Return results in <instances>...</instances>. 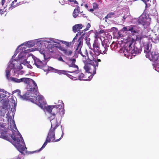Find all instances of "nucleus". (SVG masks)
I'll return each mask as SVG.
<instances>
[{
    "mask_svg": "<svg viewBox=\"0 0 159 159\" xmlns=\"http://www.w3.org/2000/svg\"><path fill=\"white\" fill-rule=\"evenodd\" d=\"M30 82H32L34 86V90L33 91L35 93L37 92V89H38V87L36 83L32 79L29 78H23V82L25 84H29Z\"/></svg>",
    "mask_w": 159,
    "mask_h": 159,
    "instance_id": "obj_11",
    "label": "nucleus"
},
{
    "mask_svg": "<svg viewBox=\"0 0 159 159\" xmlns=\"http://www.w3.org/2000/svg\"><path fill=\"white\" fill-rule=\"evenodd\" d=\"M151 47L150 45H149V44H147L146 45L144 46V52L146 53V55H150L151 54L152 52L151 51Z\"/></svg>",
    "mask_w": 159,
    "mask_h": 159,
    "instance_id": "obj_18",
    "label": "nucleus"
},
{
    "mask_svg": "<svg viewBox=\"0 0 159 159\" xmlns=\"http://www.w3.org/2000/svg\"><path fill=\"white\" fill-rule=\"evenodd\" d=\"M83 32V31H82L81 32H80V31L78 32L77 34H76L75 36L77 37L78 36V35H81V34H82Z\"/></svg>",
    "mask_w": 159,
    "mask_h": 159,
    "instance_id": "obj_38",
    "label": "nucleus"
},
{
    "mask_svg": "<svg viewBox=\"0 0 159 159\" xmlns=\"http://www.w3.org/2000/svg\"><path fill=\"white\" fill-rule=\"evenodd\" d=\"M82 27L83 25L81 24L75 25L73 27V30L74 32L76 33V32L79 31Z\"/></svg>",
    "mask_w": 159,
    "mask_h": 159,
    "instance_id": "obj_20",
    "label": "nucleus"
},
{
    "mask_svg": "<svg viewBox=\"0 0 159 159\" xmlns=\"http://www.w3.org/2000/svg\"><path fill=\"white\" fill-rule=\"evenodd\" d=\"M78 75L77 79L79 80L87 81L88 80H89V78L90 76H89L88 78H87L84 74L83 73H82L81 72H80L79 70V73L78 74Z\"/></svg>",
    "mask_w": 159,
    "mask_h": 159,
    "instance_id": "obj_15",
    "label": "nucleus"
},
{
    "mask_svg": "<svg viewBox=\"0 0 159 159\" xmlns=\"http://www.w3.org/2000/svg\"><path fill=\"white\" fill-rule=\"evenodd\" d=\"M138 22L139 24H142L144 26L147 22L145 17L141 16L139 18Z\"/></svg>",
    "mask_w": 159,
    "mask_h": 159,
    "instance_id": "obj_21",
    "label": "nucleus"
},
{
    "mask_svg": "<svg viewBox=\"0 0 159 159\" xmlns=\"http://www.w3.org/2000/svg\"><path fill=\"white\" fill-rule=\"evenodd\" d=\"M93 51L97 56H98L100 54H106L108 50L107 48H105L102 45L100 46L99 43L96 41L94 42L93 44Z\"/></svg>",
    "mask_w": 159,
    "mask_h": 159,
    "instance_id": "obj_6",
    "label": "nucleus"
},
{
    "mask_svg": "<svg viewBox=\"0 0 159 159\" xmlns=\"http://www.w3.org/2000/svg\"><path fill=\"white\" fill-rule=\"evenodd\" d=\"M12 123L13 125V128H12V129L11 128V125H10V127L11 128V129L14 130V129H15L16 130H17V129L16 128V126L15 124V122L14 120H13Z\"/></svg>",
    "mask_w": 159,
    "mask_h": 159,
    "instance_id": "obj_34",
    "label": "nucleus"
},
{
    "mask_svg": "<svg viewBox=\"0 0 159 159\" xmlns=\"http://www.w3.org/2000/svg\"><path fill=\"white\" fill-rule=\"evenodd\" d=\"M74 3L75 4H78L77 2L76 1H74Z\"/></svg>",
    "mask_w": 159,
    "mask_h": 159,
    "instance_id": "obj_61",
    "label": "nucleus"
},
{
    "mask_svg": "<svg viewBox=\"0 0 159 159\" xmlns=\"http://www.w3.org/2000/svg\"><path fill=\"white\" fill-rule=\"evenodd\" d=\"M109 40L108 39H105L103 41H102V45L106 48L108 49V48L109 47Z\"/></svg>",
    "mask_w": 159,
    "mask_h": 159,
    "instance_id": "obj_24",
    "label": "nucleus"
},
{
    "mask_svg": "<svg viewBox=\"0 0 159 159\" xmlns=\"http://www.w3.org/2000/svg\"><path fill=\"white\" fill-rule=\"evenodd\" d=\"M0 126L2 128H4L5 126L4 123H2V124L0 125Z\"/></svg>",
    "mask_w": 159,
    "mask_h": 159,
    "instance_id": "obj_49",
    "label": "nucleus"
},
{
    "mask_svg": "<svg viewBox=\"0 0 159 159\" xmlns=\"http://www.w3.org/2000/svg\"><path fill=\"white\" fill-rule=\"evenodd\" d=\"M129 26L127 27H124L122 29V30L123 31H129L128 30Z\"/></svg>",
    "mask_w": 159,
    "mask_h": 159,
    "instance_id": "obj_37",
    "label": "nucleus"
},
{
    "mask_svg": "<svg viewBox=\"0 0 159 159\" xmlns=\"http://www.w3.org/2000/svg\"><path fill=\"white\" fill-rule=\"evenodd\" d=\"M37 98L36 97V102L34 103L37 104L42 109H45L46 110V102L44 101L43 97L41 96L38 95L37 96Z\"/></svg>",
    "mask_w": 159,
    "mask_h": 159,
    "instance_id": "obj_8",
    "label": "nucleus"
},
{
    "mask_svg": "<svg viewBox=\"0 0 159 159\" xmlns=\"http://www.w3.org/2000/svg\"><path fill=\"white\" fill-rule=\"evenodd\" d=\"M58 60L60 61H61L63 62H64V61L63 60L62 57H60L58 59Z\"/></svg>",
    "mask_w": 159,
    "mask_h": 159,
    "instance_id": "obj_43",
    "label": "nucleus"
},
{
    "mask_svg": "<svg viewBox=\"0 0 159 159\" xmlns=\"http://www.w3.org/2000/svg\"><path fill=\"white\" fill-rule=\"evenodd\" d=\"M63 44H65L67 46L69 47L71 45V44L73 43L72 42H67L66 41H64L63 42Z\"/></svg>",
    "mask_w": 159,
    "mask_h": 159,
    "instance_id": "obj_32",
    "label": "nucleus"
},
{
    "mask_svg": "<svg viewBox=\"0 0 159 159\" xmlns=\"http://www.w3.org/2000/svg\"><path fill=\"white\" fill-rule=\"evenodd\" d=\"M68 1L70 2H74V0H68Z\"/></svg>",
    "mask_w": 159,
    "mask_h": 159,
    "instance_id": "obj_60",
    "label": "nucleus"
},
{
    "mask_svg": "<svg viewBox=\"0 0 159 159\" xmlns=\"http://www.w3.org/2000/svg\"><path fill=\"white\" fill-rule=\"evenodd\" d=\"M43 56H44V58L45 59H46L45 58V54H44V53H43Z\"/></svg>",
    "mask_w": 159,
    "mask_h": 159,
    "instance_id": "obj_63",
    "label": "nucleus"
},
{
    "mask_svg": "<svg viewBox=\"0 0 159 159\" xmlns=\"http://www.w3.org/2000/svg\"><path fill=\"white\" fill-rule=\"evenodd\" d=\"M47 48L50 52H53L57 49V47L54 44H50L48 45Z\"/></svg>",
    "mask_w": 159,
    "mask_h": 159,
    "instance_id": "obj_16",
    "label": "nucleus"
},
{
    "mask_svg": "<svg viewBox=\"0 0 159 159\" xmlns=\"http://www.w3.org/2000/svg\"><path fill=\"white\" fill-rule=\"evenodd\" d=\"M48 70L49 71H52L54 70V69L52 67H48Z\"/></svg>",
    "mask_w": 159,
    "mask_h": 159,
    "instance_id": "obj_39",
    "label": "nucleus"
},
{
    "mask_svg": "<svg viewBox=\"0 0 159 159\" xmlns=\"http://www.w3.org/2000/svg\"><path fill=\"white\" fill-rule=\"evenodd\" d=\"M90 26H91V25H90V24H89V23H88V24L87 25V26H86L87 30H89V28L90 27Z\"/></svg>",
    "mask_w": 159,
    "mask_h": 159,
    "instance_id": "obj_45",
    "label": "nucleus"
},
{
    "mask_svg": "<svg viewBox=\"0 0 159 159\" xmlns=\"http://www.w3.org/2000/svg\"><path fill=\"white\" fill-rule=\"evenodd\" d=\"M98 63V62H101V60L100 59H97V60H96Z\"/></svg>",
    "mask_w": 159,
    "mask_h": 159,
    "instance_id": "obj_56",
    "label": "nucleus"
},
{
    "mask_svg": "<svg viewBox=\"0 0 159 159\" xmlns=\"http://www.w3.org/2000/svg\"><path fill=\"white\" fill-rule=\"evenodd\" d=\"M2 94L0 93V98H2Z\"/></svg>",
    "mask_w": 159,
    "mask_h": 159,
    "instance_id": "obj_62",
    "label": "nucleus"
},
{
    "mask_svg": "<svg viewBox=\"0 0 159 159\" xmlns=\"http://www.w3.org/2000/svg\"><path fill=\"white\" fill-rule=\"evenodd\" d=\"M80 7H78L76 9H75L73 13V16L75 18L80 12Z\"/></svg>",
    "mask_w": 159,
    "mask_h": 159,
    "instance_id": "obj_26",
    "label": "nucleus"
},
{
    "mask_svg": "<svg viewBox=\"0 0 159 159\" xmlns=\"http://www.w3.org/2000/svg\"><path fill=\"white\" fill-rule=\"evenodd\" d=\"M7 132L6 131H4L3 132L1 133V137L3 139L9 140V138L6 134Z\"/></svg>",
    "mask_w": 159,
    "mask_h": 159,
    "instance_id": "obj_25",
    "label": "nucleus"
},
{
    "mask_svg": "<svg viewBox=\"0 0 159 159\" xmlns=\"http://www.w3.org/2000/svg\"><path fill=\"white\" fill-rule=\"evenodd\" d=\"M22 4V2H17V0H14L11 4L10 7L9 8L12 9L13 8L20 5Z\"/></svg>",
    "mask_w": 159,
    "mask_h": 159,
    "instance_id": "obj_17",
    "label": "nucleus"
},
{
    "mask_svg": "<svg viewBox=\"0 0 159 159\" xmlns=\"http://www.w3.org/2000/svg\"><path fill=\"white\" fill-rule=\"evenodd\" d=\"M46 146V145H44V144H43L42 145V147H41V148L40 149H39L38 150H36L35 151H33L32 152L33 153H34L35 152H38L40 151L43 148H44Z\"/></svg>",
    "mask_w": 159,
    "mask_h": 159,
    "instance_id": "obj_33",
    "label": "nucleus"
},
{
    "mask_svg": "<svg viewBox=\"0 0 159 159\" xmlns=\"http://www.w3.org/2000/svg\"><path fill=\"white\" fill-rule=\"evenodd\" d=\"M144 37V36L143 35H141L139 37V39L141 41V39Z\"/></svg>",
    "mask_w": 159,
    "mask_h": 159,
    "instance_id": "obj_51",
    "label": "nucleus"
},
{
    "mask_svg": "<svg viewBox=\"0 0 159 159\" xmlns=\"http://www.w3.org/2000/svg\"><path fill=\"white\" fill-rule=\"evenodd\" d=\"M133 52L135 54H138L140 53V50H138L137 48H134L133 50Z\"/></svg>",
    "mask_w": 159,
    "mask_h": 159,
    "instance_id": "obj_36",
    "label": "nucleus"
},
{
    "mask_svg": "<svg viewBox=\"0 0 159 159\" xmlns=\"http://www.w3.org/2000/svg\"><path fill=\"white\" fill-rule=\"evenodd\" d=\"M77 39V37L75 36V37L74 38V39H73V40L72 41V42L73 43H74L75 42V40L76 39Z\"/></svg>",
    "mask_w": 159,
    "mask_h": 159,
    "instance_id": "obj_50",
    "label": "nucleus"
},
{
    "mask_svg": "<svg viewBox=\"0 0 159 159\" xmlns=\"http://www.w3.org/2000/svg\"><path fill=\"white\" fill-rule=\"evenodd\" d=\"M148 54L146 55V57L152 61L154 63L153 65L157 67V63L159 62V54L156 53L155 52H152L151 54Z\"/></svg>",
    "mask_w": 159,
    "mask_h": 159,
    "instance_id": "obj_7",
    "label": "nucleus"
},
{
    "mask_svg": "<svg viewBox=\"0 0 159 159\" xmlns=\"http://www.w3.org/2000/svg\"><path fill=\"white\" fill-rule=\"evenodd\" d=\"M14 66V65L13 64H11L6 69V75L7 79L8 80L10 79L9 77H10L11 75L10 72L11 71V70L13 68Z\"/></svg>",
    "mask_w": 159,
    "mask_h": 159,
    "instance_id": "obj_13",
    "label": "nucleus"
},
{
    "mask_svg": "<svg viewBox=\"0 0 159 159\" xmlns=\"http://www.w3.org/2000/svg\"><path fill=\"white\" fill-rule=\"evenodd\" d=\"M17 159H21V158H20V157H18L17 158Z\"/></svg>",
    "mask_w": 159,
    "mask_h": 159,
    "instance_id": "obj_64",
    "label": "nucleus"
},
{
    "mask_svg": "<svg viewBox=\"0 0 159 159\" xmlns=\"http://www.w3.org/2000/svg\"><path fill=\"white\" fill-rule=\"evenodd\" d=\"M68 71H66L65 70H58V73L60 74H63L64 75H66L67 76H68V75H69V74L68 73Z\"/></svg>",
    "mask_w": 159,
    "mask_h": 159,
    "instance_id": "obj_29",
    "label": "nucleus"
},
{
    "mask_svg": "<svg viewBox=\"0 0 159 159\" xmlns=\"http://www.w3.org/2000/svg\"><path fill=\"white\" fill-rule=\"evenodd\" d=\"M20 134H16L13 133L11 137L14 142V145L18 151L21 153H23L25 150L24 146L25 143Z\"/></svg>",
    "mask_w": 159,
    "mask_h": 159,
    "instance_id": "obj_3",
    "label": "nucleus"
},
{
    "mask_svg": "<svg viewBox=\"0 0 159 159\" xmlns=\"http://www.w3.org/2000/svg\"><path fill=\"white\" fill-rule=\"evenodd\" d=\"M10 80L14 82L18 83V79L13 77H11L10 78Z\"/></svg>",
    "mask_w": 159,
    "mask_h": 159,
    "instance_id": "obj_30",
    "label": "nucleus"
},
{
    "mask_svg": "<svg viewBox=\"0 0 159 159\" xmlns=\"http://www.w3.org/2000/svg\"><path fill=\"white\" fill-rule=\"evenodd\" d=\"M93 8L94 9H98V4L96 2H94L93 4Z\"/></svg>",
    "mask_w": 159,
    "mask_h": 159,
    "instance_id": "obj_35",
    "label": "nucleus"
},
{
    "mask_svg": "<svg viewBox=\"0 0 159 159\" xmlns=\"http://www.w3.org/2000/svg\"><path fill=\"white\" fill-rule=\"evenodd\" d=\"M71 63L69 62L68 63V65L70 67H72L75 68V69L78 70V66L75 64V58H73L71 59L70 61Z\"/></svg>",
    "mask_w": 159,
    "mask_h": 159,
    "instance_id": "obj_19",
    "label": "nucleus"
},
{
    "mask_svg": "<svg viewBox=\"0 0 159 159\" xmlns=\"http://www.w3.org/2000/svg\"><path fill=\"white\" fill-rule=\"evenodd\" d=\"M85 40H86V43L87 44V45L89 47V49L93 50V49L92 48V47L91 45V43L90 42V38L86 37L85 38Z\"/></svg>",
    "mask_w": 159,
    "mask_h": 159,
    "instance_id": "obj_28",
    "label": "nucleus"
},
{
    "mask_svg": "<svg viewBox=\"0 0 159 159\" xmlns=\"http://www.w3.org/2000/svg\"><path fill=\"white\" fill-rule=\"evenodd\" d=\"M0 91L2 92L3 93H6V91H5L4 89H0Z\"/></svg>",
    "mask_w": 159,
    "mask_h": 159,
    "instance_id": "obj_53",
    "label": "nucleus"
},
{
    "mask_svg": "<svg viewBox=\"0 0 159 159\" xmlns=\"http://www.w3.org/2000/svg\"><path fill=\"white\" fill-rule=\"evenodd\" d=\"M59 49L63 51V52L65 54L67 55H71L72 53V52L71 51H69L68 52L67 50L64 48L63 47L61 46H60L59 47Z\"/></svg>",
    "mask_w": 159,
    "mask_h": 159,
    "instance_id": "obj_23",
    "label": "nucleus"
},
{
    "mask_svg": "<svg viewBox=\"0 0 159 159\" xmlns=\"http://www.w3.org/2000/svg\"><path fill=\"white\" fill-rule=\"evenodd\" d=\"M126 17H125V16H123V19H124V20H125V19H126Z\"/></svg>",
    "mask_w": 159,
    "mask_h": 159,
    "instance_id": "obj_59",
    "label": "nucleus"
},
{
    "mask_svg": "<svg viewBox=\"0 0 159 159\" xmlns=\"http://www.w3.org/2000/svg\"><path fill=\"white\" fill-rule=\"evenodd\" d=\"M6 96V95L4 94H2V98H4Z\"/></svg>",
    "mask_w": 159,
    "mask_h": 159,
    "instance_id": "obj_57",
    "label": "nucleus"
},
{
    "mask_svg": "<svg viewBox=\"0 0 159 159\" xmlns=\"http://www.w3.org/2000/svg\"><path fill=\"white\" fill-rule=\"evenodd\" d=\"M85 7L86 8H88V5L87 4H85Z\"/></svg>",
    "mask_w": 159,
    "mask_h": 159,
    "instance_id": "obj_58",
    "label": "nucleus"
},
{
    "mask_svg": "<svg viewBox=\"0 0 159 159\" xmlns=\"http://www.w3.org/2000/svg\"><path fill=\"white\" fill-rule=\"evenodd\" d=\"M5 113L4 108L3 107H0V118L4 116Z\"/></svg>",
    "mask_w": 159,
    "mask_h": 159,
    "instance_id": "obj_27",
    "label": "nucleus"
},
{
    "mask_svg": "<svg viewBox=\"0 0 159 159\" xmlns=\"http://www.w3.org/2000/svg\"><path fill=\"white\" fill-rule=\"evenodd\" d=\"M128 30L129 31H130L133 35L138 33L137 27L135 25H132L129 26Z\"/></svg>",
    "mask_w": 159,
    "mask_h": 159,
    "instance_id": "obj_14",
    "label": "nucleus"
},
{
    "mask_svg": "<svg viewBox=\"0 0 159 159\" xmlns=\"http://www.w3.org/2000/svg\"><path fill=\"white\" fill-rule=\"evenodd\" d=\"M23 78L18 79V83L23 82Z\"/></svg>",
    "mask_w": 159,
    "mask_h": 159,
    "instance_id": "obj_46",
    "label": "nucleus"
},
{
    "mask_svg": "<svg viewBox=\"0 0 159 159\" xmlns=\"http://www.w3.org/2000/svg\"><path fill=\"white\" fill-rule=\"evenodd\" d=\"M132 44V43L129 42L126 43L125 44V47H123L121 50H120V51H121V52H122L123 51V52L125 54L126 53L128 52L131 49Z\"/></svg>",
    "mask_w": 159,
    "mask_h": 159,
    "instance_id": "obj_10",
    "label": "nucleus"
},
{
    "mask_svg": "<svg viewBox=\"0 0 159 159\" xmlns=\"http://www.w3.org/2000/svg\"><path fill=\"white\" fill-rule=\"evenodd\" d=\"M84 34V33L82 34V36L80 37L77 41V47L75 49L76 51L79 53L80 54L83 58V61L85 64L84 68L87 72L91 73L94 75L96 73V69L98 67V63L96 60H90L88 55V53L86 52V55L82 54L81 49L83 44V40L82 37Z\"/></svg>",
    "mask_w": 159,
    "mask_h": 159,
    "instance_id": "obj_1",
    "label": "nucleus"
},
{
    "mask_svg": "<svg viewBox=\"0 0 159 159\" xmlns=\"http://www.w3.org/2000/svg\"><path fill=\"white\" fill-rule=\"evenodd\" d=\"M9 115V114L8 112L6 114V115L7 116H8V120H9V119H12V117H11V116H8V115Z\"/></svg>",
    "mask_w": 159,
    "mask_h": 159,
    "instance_id": "obj_47",
    "label": "nucleus"
},
{
    "mask_svg": "<svg viewBox=\"0 0 159 159\" xmlns=\"http://www.w3.org/2000/svg\"><path fill=\"white\" fill-rule=\"evenodd\" d=\"M83 16L84 17L87 18L88 16H86L85 14H83Z\"/></svg>",
    "mask_w": 159,
    "mask_h": 159,
    "instance_id": "obj_55",
    "label": "nucleus"
},
{
    "mask_svg": "<svg viewBox=\"0 0 159 159\" xmlns=\"http://www.w3.org/2000/svg\"><path fill=\"white\" fill-rule=\"evenodd\" d=\"M5 0H2L1 3L2 5L3 6L4 5L5 1Z\"/></svg>",
    "mask_w": 159,
    "mask_h": 159,
    "instance_id": "obj_52",
    "label": "nucleus"
},
{
    "mask_svg": "<svg viewBox=\"0 0 159 159\" xmlns=\"http://www.w3.org/2000/svg\"><path fill=\"white\" fill-rule=\"evenodd\" d=\"M4 13L2 9H0V15H2Z\"/></svg>",
    "mask_w": 159,
    "mask_h": 159,
    "instance_id": "obj_48",
    "label": "nucleus"
},
{
    "mask_svg": "<svg viewBox=\"0 0 159 159\" xmlns=\"http://www.w3.org/2000/svg\"><path fill=\"white\" fill-rule=\"evenodd\" d=\"M50 142H51L49 141V140L46 138L45 141V142L43 144H44V145H46L48 143Z\"/></svg>",
    "mask_w": 159,
    "mask_h": 159,
    "instance_id": "obj_41",
    "label": "nucleus"
},
{
    "mask_svg": "<svg viewBox=\"0 0 159 159\" xmlns=\"http://www.w3.org/2000/svg\"><path fill=\"white\" fill-rule=\"evenodd\" d=\"M34 90V88L30 89V90L23 95L19 94L20 98L24 100H29L33 102H36V96L38 93L37 89V92L35 93Z\"/></svg>",
    "mask_w": 159,
    "mask_h": 159,
    "instance_id": "obj_4",
    "label": "nucleus"
},
{
    "mask_svg": "<svg viewBox=\"0 0 159 159\" xmlns=\"http://www.w3.org/2000/svg\"><path fill=\"white\" fill-rule=\"evenodd\" d=\"M47 62L45 61H40L38 58H36L34 60V64L38 68L42 69V68L45 66L47 65Z\"/></svg>",
    "mask_w": 159,
    "mask_h": 159,
    "instance_id": "obj_9",
    "label": "nucleus"
},
{
    "mask_svg": "<svg viewBox=\"0 0 159 159\" xmlns=\"http://www.w3.org/2000/svg\"><path fill=\"white\" fill-rule=\"evenodd\" d=\"M63 134H64V133H63V132H62V134H61V137L59 139L56 140L54 142H58V141H59L63 137Z\"/></svg>",
    "mask_w": 159,
    "mask_h": 159,
    "instance_id": "obj_40",
    "label": "nucleus"
},
{
    "mask_svg": "<svg viewBox=\"0 0 159 159\" xmlns=\"http://www.w3.org/2000/svg\"><path fill=\"white\" fill-rule=\"evenodd\" d=\"M87 30V27H86V28L85 29H84V30L83 31V32H84V33H83H83L82 34V35H81V36L80 37H81V36H82V34H83L84 33V35L82 37V38L83 39V38H84V37H83V36H84V35H85V31H87V30Z\"/></svg>",
    "mask_w": 159,
    "mask_h": 159,
    "instance_id": "obj_44",
    "label": "nucleus"
},
{
    "mask_svg": "<svg viewBox=\"0 0 159 159\" xmlns=\"http://www.w3.org/2000/svg\"><path fill=\"white\" fill-rule=\"evenodd\" d=\"M98 32L100 34L105 33L104 30H101L99 31H98Z\"/></svg>",
    "mask_w": 159,
    "mask_h": 159,
    "instance_id": "obj_42",
    "label": "nucleus"
},
{
    "mask_svg": "<svg viewBox=\"0 0 159 159\" xmlns=\"http://www.w3.org/2000/svg\"><path fill=\"white\" fill-rule=\"evenodd\" d=\"M100 37V34L98 32H95V38L96 39H98Z\"/></svg>",
    "mask_w": 159,
    "mask_h": 159,
    "instance_id": "obj_31",
    "label": "nucleus"
},
{
    "mask_svg": "<svg viewBox=\"0 0 159 159\" xmlns=\"http://www.w3.org/2000/svg\"><path fill=\"white\" fill-rule=\"evenodd\" d=\"M60 104L57 105L48 106L46 107V111L50 113L51 115L49 117L51 122L53 120L56 121V124H59L57 121V119H60L64 114L63 103L62 101Z\"/></svg>",
    "mask_w": 159,
    "mask_h": 159,
    "instance_id": "obj_2",
    "label": "nucleus"
},
{
    "mask_svg": "<svg viewBox=\"0 0 159 159\" xmlns=\"http://www.w3.org/2000/svg\"><path fill=\"white\" fill-rule=\"evenodd\" d=\"M71 74H69L68 76L70 78L74 80H76L77 79L78 74L79 73V70L75 69L72 71H68Z\"/></svg>",
    "mask_w": 159,
    "mask_h": 159,
    "instance_id": "obj_12",
    "label": "nucleus"
},
{
    "mask_svg": "<svg viewBox=\"0 0 159 159\" xmlns=\"http://www.w3.org/2000/svg\"><path fill=\"white\" fill-rule=\"evenodd\" d=\"M94 9L93 8H91L89 9V11L90 12H92L93 11H94Z\"/></svg>",
    "mask_w": 159,
    "mask_h": 159,
    "instance_id": "obj_54",
    "label": "nucleus"
},
{
    "mask_svg": "<svg viewBox=\"0 0 159 159\" xmlns=\"http://www.w3.org/2000/svg\"><path fill=\"white\" fill-rule=\"evenodd\" d=\"M56 121L53 120L51 122V126L50 129L47 139L51 142H55V130L59 125V124H56Z\"/></svg>",
    "mask_w": 159,
    "mask_h": 159,
    "instance_id": "obj_5",
    "label": "nucleus"
},
{
    "mask_svg": "<svg viewBox=\"0 0 159 159\" xmlns=\"http://www.w3.org/2000/svg\"><path fill=\"white\" fill-rule=\"evenodd\" d=\"M115 14L114 12H111L109 13L107 15L103 18V20L105 19V22H108L107 19L109 18H113L115 16Z\"/></svg>",
    "mask_w": 159,
    "mask_h": 159,
    "instance_id": "obj_22",
    "label": "nucleus"
}]
</instances>
